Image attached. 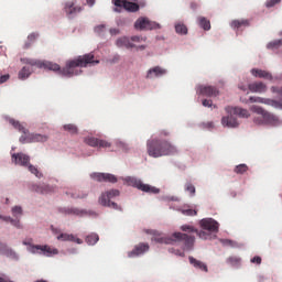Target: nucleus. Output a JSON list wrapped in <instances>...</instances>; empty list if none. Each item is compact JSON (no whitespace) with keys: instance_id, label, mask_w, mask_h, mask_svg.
Returning a JSON list of instances; mask_svg holds the SVG:
<instances>
[{"instance_id":"obj_7","label":"nucleus","mask_w":282,"mask_h":282,"mask_svg":"<svg viewBox=\"0 0 282 282\" xmlns=\"http://www.w3.org/2000/svg\"><path fill=\"white\" fill-rule=\"evenodd\" d=\"M123 182L128 186H133V188L142 191V193H149L150 195H158V193H160V188L151 186L149 184H144L141 180L133 176H127L126 178H123Z\"/></svg>"},{"instance_id":"obj_56","label":"nucleus","mask_w":282,"mask_h":282,"mask_svg":"<svg viewBox=\"0 0 282 282\" xmlns=\"http://www.w3.org/2000/svg\"><path fill=\"white\" fill-rule=\"evenodd\" d=\"M0 219H2V221H10V219H12V217H10V216H0Z\"/></svg>"},{"instance_id":"obj_43","label":"nucleus","mask_w":282,"mask_h":282,"mask_svg":"<svg viewBox=\"0 0 282 282\" xmlns=\"http://www.w3.org/2000/svg\"><path fill=\"white\" fill-rule=\"evenodd\" d=\"M185 191H187V193H189V195H195V185L187 183L185 185Z\"/></svg>"},{"instance_id":"obj_45","label":"nucleus","mask_w":282,"mask_h":282,"mask_svg":"<svg viewBox=\"0 0 282 282\" xmlns=\"http://www.w3.org/2000/svg\"><path fill=\"white\" fill-rule=\"evenodd\" d=\"M169 252H172V254H176V257H186V253H184V251L169 249Z\"/></svg>"},{"instance_id":"obj_52","label":"nucleus","mask_w":282,"mask_h":282,"mask_svg":"<svg viewBox=\"0 0 282 282\" xmlns=\"http://www.w3.org/2000/svg\"><path fill=\"white\" fill-rule=\"evenodd\" d=\"M133 43H141L142 42V37L134 35L130 39Z\"/></svg>"},{"instance_id":"obj_38","label":"nucleus","mask_w":282,"mask_h":282,"mask_svg":"<svg viewBox=\"0 0 282 282\" xmlns=\"http://www.w3.org/2000/svg\"><path fill=\"white\" fill-rule=\"evenodd\" d=\"M249 101H251V102H260L262 105H270V100L269 99H264V98H261V97H250Z\"/></svg>"},{"instance_id":"obj_34","label":"nucleus","mask_w":282,"mask_h":282,"mask_svg":"<svg viewBox=\"0 0 282 282\" xmlns=\"http://www.w3.org/2000/svg\"><path fill=\"white\" fill-rule=\"evenodd\" d=\"M198 23L203 28V30H210V21L206 18H198Z\"/></svg>"},{"instance_id":"obj_39","label":"nucleus","mask_w":282,"mask_h":282,"mask_svg":"<svg viewBox=\"0 0 282 282\" xmlns=\"http://www.w3.org/2000/svg\"><path fill=\"white\" fill-rule=\"evenodd\" d=\"M227 263H229V265H239V263H241V258H239V257H229L227 259Z\"/></svg>"},{"instance_id":"obj_36","label":"nucleus","mask_w":282,"mask_h":282,"mask_svg":"<svg viewBox=\"0 0 282 282\" xmlns=\"http://www.w3.org/2000/svg\"><path fill=\"white\" fill-rule=\"evenodd\" d=\"M6 257H10L11 259H19V256H17V252L12 250L11 248L6 247V250L2 252Z\"/></svg>"},{"instance_id":"obj_63","label":"nucleus","mask_w":282,"mask_h":282,"mask_svg":"<svg viewBox=\"0 0 282 282\" xmlns=\"http://www.w3.org/2000/svg\"><path fill=\"white\" fill-rule=\"evenodd\" d=\"M72 197H73L74 199H76V198H78L79 196H76V195L73 194Z\"/></svg>"},{"instance_id":"obj_57","label":"nucleus","mask_w":282,"mask_h":282,"mask_svg":"<svg viewBox=\"0 0 282 282\" xmlns=\"http://www.w3.org/2000/svg\"><path fill=\"white\" fill-rule=\"evenodd\" d=\"M36 36H39V35L35 34V33L30 34V35H29V40H30V41H34V40H36Z\"/></svg>"},{"instance_id":"obj_15","label":"nucleus","mask_w":282,"mask_h":282,"mask_svg":"<svg viewBox=\"0 0 282 282\" xmlns=\"http://www.w3.org/2000/svg\"><path fill=\"white\" fill-rule=\"evenodd\" d=\"M90 177L96 182H110L111 184H116L118 178L113 174L109 173H93Z\"/></svg>"},{"instance_id":"obj_28","label":"nucleus","mask_w":282,"mask_h":282,"mask_svg":"<svg viewBox=\"0 0 282 282\" xmlns=\"http://www.w3.org/2000/svg\"><path fill=\"white\" fill-rule=\"evenodd\" d=\"M33 191L40 193V195H47V193H52V187L48 185H34Z\"/></svg>"},{"instance_id":"obj_62","label":"nucleus","mask_w":282,"mask_h":282,"mask_svg":"<svg viewBox=\"0 0 282 282\" xmlns=\"http://www.w3.org/2000/svg\"><path fill=\"white\" fill-rule=\"evenodd\" d=\"M241 102H245L246 105H248V100L247 99H241Z\"/></svg>"},{"instance_id":"obj_22","label":"nucleus","mask_w":282,"mask_h":282,"mask_svg":"<svg viewBox=\"0 0 282 282\" xmlns=\"http://www.w3.org/2000/svg\"><path fill=\"white\" fill-rule=\"evenodd\" d=\"M181 230H183V232H196V235H198L199 239H210V234H208L206 231H198L197 229H195V227H193L191 225H183L181 227Z\"/></svg>"},{"instance_id":"obj_51","label":"nucleus","mask_w":282,"mask_h":282,"mask_svg":"<svg viewBox=\"0 0 282 282\" xmlns=\"http://www.w3.org/2000/svg\"><path fill=\"white\" fill-rule=\"evenodd\" d=\"M169 135H171V132H169V130H162L160 132V138H169Z\"/></svg>"},{"instance_id":"obj_14","label":"nucleus","mask_w":282,"mask_h":282,"mask_svg":"<svg viewBox=\"0 0 282 282\" xmlns=\"http://www.w3.org/2000/svg\"><path fill=\"white\" fill-rule=\"evenodd\" d=\"M196 93L199 94V96H207L208 98H215L219 96V90L214 86L200 85L197 87Z\"/></svg>"},{"instance_id":"obj_42","label":"nucleus","mask_w":282,"mask_h":282,"mask_svg":"<svg viewBox=\"0 0 282 282\" xmlns=\"http://www.w3.org/2000/svg\"><path fill=\"white\" fill-rule=\"evenodd\" d=\"M11 210L13 217H17V215H23V208H21V206H14Z\"/></svg>"},{"instance_id":"obj_27","label":"nucleus","mask_w":282,"mask_h":282,"mask_svg":"<svg viewBox=\"0 0 282 282\" xmlns=\"http://www.w3.org/2000/svg\"><path fill=\"white\" fill-rule=\"evenodd\" d=\"M250 25V20H246V19H242V20H234L231 23H230V26L234 29V30H239L240 28H248Z\"/></svg>"},{"instance_id":"obj_35","label":"nucleus","mask_w":282,"mask_h":282,"mask_svg":"<svg viewBox=\"0 0 282 282\" xmlns=\"http://www.w3.org/2000/svg\"><path fill=\"white\" fill-rule=\"evenodd\" d=\"M175 31L177 34H188V28L182 23L175 25Z\"/></svg>"},{"instance_id":"obj_49","label":"nucleus","mask_w":282,"mask_h":282,"mask_svg":"<svg viewBox=\"0 0 282 282\" xmlns=\"http://www.w3.org/2000/svg\"><path fill=\"white\" fill-rule=\"evenodd\" d=\"M203 107H213V100L204 99L203 100Z\"/></svg>"},{"instance_id":"obj_25","label":"nucleus","mask_w":282,"mask_h":282,"mask_svg":"<svg viewBox=\"0 0 282 282\" xmlns=\"http://www.w3.org/2000/svg\"><path fill=\"white\" fill-rule=\"evenodd\" d=\"M116 45H117V47H126V50H131V48L135 47V44L131 43V40L127 36L119 37L116 41Z\"/></svg>"},{"instance_id":"obj_1","label":"nucleus","mask_w":282,"mask_h":282,"mask_svg":"<svg viewBox=\"0 0 282 282\" xmlns=\"http://www.w3.org/2000/svg\"><path fill=\"white\" fill-rule=\"evenodd\" d=\"M100 61H94L93 53L85 54L83 56H78L75 59L66 62V65L63 69H61V65L53 62H45L39 59H29L26 62L31 67H39V69H48L50 72H61L62 76H67L72 78V76H78L80 74V69L78 67H87V65H98Z\"/></svg>"},{"instance_id":"obj_29","label":"nucleus","mask_w":282,"mask_h":282,"mask_svg":"<svg viewBox=\"0 0 282 282\" xmlns=\"http://www.w3.org/2000/svg\"><path fill=\"white\" fill-rule=\"evenodd\" d=\"M32 75V67L30 66H24L20 72H19V78L20 80H25L26 78H30Z\"/></svg>"},{"instance_id":"obj_6","label":"nucleus","mask_w":282,"mask_h":282,"mask_svg":"<svg viewBox=\"0 0 282 282\" xmlns=\"http://www.w3.org/2000/svg\"><path fill=\"white\" fill-rule=\"evenodd\" d=\"M22 243L23 246H29L28 250L32 254H43L44 257H54V254H58V249L47 245H32V239L23 240Z\"/></svg>"},{"instance_id":"obj_3","label":"nucleus","mask_w":282,"mask_h":282,"mask_svg":"<svg viewBox=\"0 0 282 282\" xmlns=\"http://www.w3.org/2000/svg\"><path fill=\"white\" fill-rule=\"evenodd\" d=\"M148 235H152V241L156 243L173 245L175 241H184L185 250H193L195 246V237L182 232H174L172 237H166L156 230H147Z\"/></svg>"},{"instance_id":"obj_4","label":"nucleus","mask_w":282,"mask_h":282,"mask_svg":"<svg viewBox=\"0 0 282 282\" xmlns=\"http://www.w3.org/2000/svg\"><path fill=\"white\" fill-rule=\"evenodd\" d=\"M9 124L14 127L23 135L20 137L21 144H30L32 142H47V135L30 133L23 124L14 119H9Z\"/></svg>"},{"instance_id":"obj_9","label":"nucleus","mask_w":282,"mask_h":282,"mask_svg":"<svg viewBox=\"0 0 282 282\" xmlns=\"http://www.w3.org/2000/svg\"><path fill=\"white\" fill-rule=\"evenodd\" d=\"M63 10L67 19H75L76 15L83 12V7L76 4V0H69L64 3Z\"/></svg>"},{"instance_id":"obj_55","label":"nucleus","mask_w":282,"mask_h":282,"mask_svg":"<svg viewBox=\"0 0 282 282\" xmlns=\"http://www.w3.org/2000/svg\"><path fill=\"white\" fill-rule=\"evenodd\" d=\"M110 34L112 36H116V34H120V30H118V29H110Z\"/></svg>"},{"instance_id":"obj_64","label":"nucleus","mask_w":282,"mask_h":282,"mask_svg":"<svg viewBox=\"0 0 282 282\" xmlns=\"http://www.w3.org/2000/svg\"><path fill=\"white\" fill-rule=\"evenodd\" d=\"M35 282H47V281H45V280H37V281H35Z\"/></svg>"},{"instance_id":"obj_60","label":"nucleus","mask_w":282,"mask_h":282,"mask_svg":"<svg viewBox=\"0 0 282 282\" xmlns=\"http://www.w3.org/2000/svg\"><path fill=\"white\" fill-rule=\"evenodd\" d=\"M52 231L54 232V235H58L61 231H58V229L52 227Z\"/></svg>"},{"instance_id":"obj_16","label":"nucleus","mask_w":282,"mask_h":282,"mask_svg":"<svg viewBox=\"0 0 282 282\" xmlns=\"http://www.w3.org/2000/svg\"><path fill=\"white\" fill-rule=\"evenodd\" d=\"M166 73L167 70L165 68H162V66H154L148 70L145 78H162V76H166Z\"/></svg>"},{"instance_id":"obj_58","label":"nucleus","mask_w":282,"mask_h":282,"mask_svg":"<svg viewBox=\"0 0 282 282\" xmlns=\"http://www.w3.org/2000/svg\"><path fill=\"white\" fill-rule=\"evenodd\" d=\"M134 47H137V51L147 50V45H140V46H134Z\"/></svg>"},{"instance_id":"obj_32","label":"nucleus","mask_w":282,"mask_h":282,"mask_svg":"<svg viewBox=\"0 0 282 282\" xmlns=\"http://www.w3.org/2000/svg\"><path fill=\"white\" fill-rule=\"evenodd\" d=\"M281 45H282V40H274L267 44V48L268 50H279V47H281Z\"/></svg>"},{"instance_id":"obj_23","label":"nucleus","mask_w":282,"mask_h":282,"mask_svg":"<svg viewBox=\"0 0 282 282\" xmlns=\"http://www.w3.org/2000/svg\"><path fill=\"white\" fill-rule=\"evenodd\" d=\"M191 265L200 272H208V265L200 260L195 259L193 256L188 258Z\"/></svg>"},{"instance_id":"obj_11","label":"nucleus","mask_w":282,"mask_h":282,"mask_svg":"<svg viewBox=\"0 0 282 282\" xmlns=\"http://www.w3.org/2000/svg\"><path fill=\"white\" fill-rule=\"evenodd\" d=\"M84 142L88 144V147H98L99 149H109L111 147V143L109 141L100 140L96 137H88L84 140Z\"/></svg>"},{"instance_id":"obj_10","label":"nucleus","mask_w":282,"mask_h":282,"mask_svg":"<svg viewBox=\"0 0 282 282\" xmlns=\"http://www.w3.org/2000/svg\"><path fill=\"white\" fill-rule=\"evenodd\" d=\"M135 30H160V23L153 22L148 18H139L134 23Z\"/></svg>"},{"instance_id":"obj_33","label":"nucleus","mask_w":282,"mask_h":282,"mask_svg":"<svg viewBox=\"0 0 282 282\" xmlns=\"http://www.w3.org/2000/svg\"><path fill=\"white\" fill-rule=\"evenodd\" d=\"M180 213L186 217H195L197 215V210L191 208H181Z\"/></svg>"},{"instance_id":"obj_19","label":"nucleus","mask_w":282,"mask_h":282,"mask_svg":"<svg viewBox=\"0 0 282 282\" xmlns=\"http://www.w3.org/2000/svg\"><path fill=\"white\" fill-rule=\"evenodd\" d=\"M248 89L252 94H265L268 91V86L263 82H256L248 85Z\"/></svg>"},{"instance_id":"obj_18","label":"nucleus","mask_w":282,"mask_h":282,"mask_svg":"<svg viewBox=\"0 0 282 282\" xmlns=\"http://www.w3.org/2000/svg\"><path fill=\"white\" fill-rule=\"evenodd\" d=\"M13 164L19 166H28L30 164V156L23 153H13L11 155Z\"/></svg>"},{"instance_id":"obj_21","label":"nucleus","mask_w":282,"mask_h":282,"mask_svg":"<svg viewBox=\"0 0 282 282\" xmlns=\"http://www.w3.org/2000/svg\"><path fill=\"white\" fill-rule=\"evenodd\" d=\"M144 252H149V243L141 242L134 247V249L128 252V257H140V254H144Z\"/></svg>"},{"instance_id":"obj_37","label":"nucleus","mask_w":282,"mask_h":282,"mask_svg":"<svg viewBox=\"0 0 282 282\" xmlns=\"http://www.w3.org/2000/svg\"><path fill=\"white\" fill-rule=\"evenodd\" d=\"M64 130L68 131V133H72L73 135L78 133V128L75 124H72V123L65 124Z\"/></svg>"},{"instance_id":"obj_13","label":"nucleus","mask_w":282,"mask_h":282,"mask_svg":"<svg viewBox=\"0 0 282 282\" xmlns=\"http://www.w3.org/2000/svg\"><path fill=\"white\" fill-rule=\"evenodd\" d=\"M116 8H123L127 12H138L140 4L127 0H113Z\"/></svg>"},{"instance_id":"obj_48","label":"nucleus","mask_w":282,"mask_h":282,"mask_svg":"<svg viewBox=\"0 0 282 282\" xmlns=\"http://www.w3.org/2000/svg\"><path fill=\"white\" fill-rule=\"evenodd\" d=\"M220 243H223V246H234L232 240L229 239H221Z\"/></svg>"},{"instance_id":"obj_59","label":"nucleus","mask_w":282,"mask_h":282,"mask_svg":"<svg viewBox=\"0 0 282 282\" xmlns=\"http://www.w3.org/2000/svg\"><path fill=\"white\" fill-rule=\"evenodd\" d=\"M87 1V3H88V6H94V3H96V0H86Z\"/></svg>"},{"instance_id":"obj_46","label":"nucleus","mask_w":282,"mask_h":282,"mask_svg":"<svg viewBox=\"0 0 282 282\" xmlns=\"http://www.w3.org/2000/svg\"><path fill=\"white\" fill-rule=\"evenodd\" d=\"M10 224L14 226V228L21 229L23 226H21V220H15L13 218L10 219Z\"/></svg>"},{"instance_id":"obj_61","label":"nucleus","mask_w":282,"mask_h":282,"mask_svg":"<svg viewBox=\"0 0 282 282\" xmlns=\"http://www.w3.org/2000/svg\"><path fill=\"white\" fill-rule=\"evenodd\" d=\"M239 89H241L242 91H246V86H239Z\"/></svg>"},{"instance_id":"obj_26","label":"nucleus","mask_w":282,"mask_h":282,"mask_svg":"<svg viewBox=\"0 0 282 282\" xmlns=\"http://www.w3.org/2000/svg\"><path fill=\"white\" fill-rule=\"evenodd\" d=\"M58 241H73L75 243H83V240L80 238H76L73 234H59L57 236Z\"/></svg>"},{"instance_id":"obj_5","label":"nucleus","mask_w":282,"mask_h":282,"mask_svg":"<svg viewBox=\"0 0 282 282\" xmlns=\"http://www.w3.org/2000/svg\"><path fill=\"white\" fill-rule=\"evenodd\" d=\"M250 110L253 111V113H258V116H260L253 119L256 124H270L271 127H276V124H280L279 118L276 116L268 112L260 106H251Z\"/></svg>"},{"instance_id":"obj_2","label":"nucleus","mask_w":282,"mask_h":282,"mask_svg":"<svg viewBox=\"0 0 282 282\" xmlns=\"http://www.w3.org/2000/svg\"><path fill=\"white\" fill-rule=\"evenodd\" d=\"M147 151L150 158H164L166 155H175L177 147L169 140L154 138L147 141Z\"/></svg>"},{"instance_id":"obj_40","label":"nucleus","mask_w":282,"mask_h":282,"mask_svg":"<svg viewBox=\"0 0 282 282\" xmlns=\"http://www.w3.org/2000/svg\"><path fill=\"white\" fill-rule=\"evenodd\" d=\"M65 214L66 215H77V216H80V215H83V210H80L78 208H66L65 209Z\"/></svg>"},{"instance_id":"obj_50","label":"nucleus","mask_w":282,"mask_h":282,"mask_svg":"<svg viewBox=\"0 0 282 282\" xmlns=\"http://www.w3.org/2000/svg\"><path fill=\"white\" fill-rule=\"evenodd\" d=\"M10 79V75H2L0 77V85H3V83H7V80Z\"/></svg>"},{"instance_id":"obj_30","label":"nucleus","mask_w":282,"mask_h":282,"mask_svg":"<svg viewBox=\"0 0 282 282\" xmlns=\"http://www.w3.org/2000/svg\"><path fill=\"white\" fill-rule=\"evenodd\" d=\"M99 240L100 237H98V234H90L86 237V243H88V246H96Z\"/></svg>"},{"instance_id":"obj_17","label":"nucleus","mask_w":282,"mask_h":282,"mask_svg":"<svg viewBox=\"0 0 282 282\" xmlns=\"http://www.w3.org/2000/svg\"><path fill=\"white\" fill-rule=\"evenodd\" d=\"M225 111H227V113H234V116H238L239 118H250V112L248 111V109H243L241 107H226Z\"/></svg>"},{"instance_id":"obj_53","label":"nucleus","mask_w":282,"mask_h":282,"mask_svg":"<svg viewBox=\"0 0 282 282\" xmlns=\"http://www.w3.org/2000/svg\"><path fill=\"white\" fill-rule=\"evenodd\" d=\"M7 247H8V245L0 241V254H3Z\"/></svg>"},{"instance_id":"obj_44","label":"nucleus","mask_w":282,"mask_h":282,"mask_svg":"<svg viewBox=\"0 0 282 282\" xmlns=\"http://www.w3.org/2000/svg\"><path fill=\"white\" fill-rule=\"evenodd\" d=\"M276 3H281V0H267L265 6L267 8H274Z\"/></svg>"},{"instance_id":"obj_41","label":"nucleus","mask_w":282,"mask_h":282,"mask_svg":"<svg viewBox=\"0 0 282 282\" xmlns=\"http://www.w3.org/2000/svg\"><path fill=\"white\" fill-rule=\"evenodd\" d=\"M26 166H28L30 173H32L35 177H41L42 176V174L39 172V169H36V166H34L30 163Z\"/></svg>"},{"instance_id":"obj_12","label":"nucleus","mask_w":282,"mask_h":282,"mask_svg":"<svg viewBox=\"0 0 282 282\" xmlns=\"http://www.w3.org/2000/svg\"><path fill=\"white\" fill-rule=\"evenodd\" d=\"M200 228L207 232H219V223L213 218H205L200 220Z\"/></svg>"},{"instance_id":"obj_47","label":"nucleus","mask_w":282,"mask_h":282,"mask_svg":"<svg viewBox=\"0 0 282 282\" xmlns=\"http://www.w3.org/2000/svg\"><path fill=\"white\" fill-rule=\"evenodd\" d=\"M261 257L256 256L251 259V263H257V265H261Z\"/></svg>"},{"instance_id":"obj_24","label":"nucleus","mask_w":282,"mask_h":282,"mask_svg":"<svg viewBox=\"0 0 282 282\" xmlns=\"http://www.w3.org/2000/svg\"><path fill=\"white\" fill-rule=\"evenodd\" d=\"M252 76L256 78H264V80H272V73L259 68L251 69Z\"/></svg>"},{"instance_id":"obj_8","label":"nucleus","mask_w":282,"mask_h":282,"mask_svg":"<svg viewBox=\"0 0 282 282\" xmlns=\"http://www.w3.org/2000/svg\"><path fill=\"white\" fill-rule=\"evenodd\" d=\"M115 197H120V191L110 189L106 193H102L98 199L100 206H105L106 208H113V210H122V207L119 206L118 203L111 202Z\"/></svg>"},{"instance_id":"obj_31","label":"nucleus","mask_w":282,"mask_h":282,"mask_svg":"<svg viewBox=\"0 0 282 282\" xmlns=\"http://www.w3.org/2000/svg\"><path fill=\"white\" fill-rule=\"evenodd\" d=\"M248 165L247 164H239L234 169V173L237 175H243V173H247Z\"/></svg>"},{"instance_id":"obj_20","label":"nucleus","mask_w":282,"mask_h":282,"mask_svg":"<svg viewBox=\"0 0 282 282\" xmlns=\"http://www.w3.org/2000/svg\"><path fill=\"white\" fill-rule=\"evenodd\" d=\"M221 124L223 127L235 129L236 127H239V121H237V118H235V113H228L227 117H223Z\"/></svg>"},{"instance_id":"obj_54","label":"nucleus","mask_w":282,"mask_h":282,"mask_svg":"<svg viewBox=\"0 0 282 282\" xmlns=\"http://www.w3.org/2000/svg\"><path fill=\"white\" fill-rule=\"evenodd\" d=\"M102 30H105V25H98L95 28V32H97L98 34H100V32H102Z\"/></svg>"}]
</instances>
